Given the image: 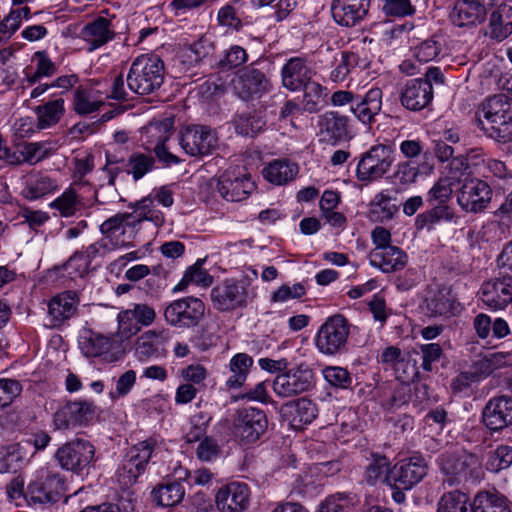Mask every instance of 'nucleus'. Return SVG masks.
I'll return each instance as SVG.
<instances>
[{
	"label": "nucleus",
	"instance_id": "nucleus-1",
	"mask_svg": "<svg viewBox=\"0 0 512 512\" xmlns=\"http://www.w3.org/2000/svg\"><path fill=\"white\" fill-rule=\"evenodd\" d=\"M443 484L461 485L467 482L476 483L484 478L482 461L474 453L444 452L436 461Z\"/></svg>",
	"mask_w": 512,
	"mask_h": 512
},
{
	"label": "nucleus",
	"instance_id": "nucleus-2",
	"mask_svg": "<svg viewBox=\"0 0 512 512\" xmlns=\"http://www.w3.org/2000/svg\"><path fill=\"white\" fill-rule=\"evenodd\" d=\"M164 80V63L156 55L137 57L129 70L126 81L129 90L148 95L159 89Z\"/></svg>",
	"mask_w": 512,
	"mask_h": 512
},
{
	"label": "nucleus",
	"instance_id": "nucleus-3",
	"mask_svg": "<svg viewBox=\"0 0 512 512\" xmlns=\"http://www.w3.org/2000/svg\"><path fill=\"white\" fill-rule=\"evenodd\" d=\"M428 473V464L421 455H414L397 462L388 477L392 489V499L401 504L405 501V491L419 484Z\"/></svg>",
	"mask_w": 512,
	"mask_h": 512
},
{
	"label": "nucleus",
	"instance_id": "nucleus-4",
	"mask_svg": "<svg viewBox=\"0 0 512 512\" xmlns=\"http://www.w3.org/2000/svg\"><path fill=\"white\" fill-rule=\"evenodd\" d=\"M65 489L63 477L55 471L41 470L32 480L25 493V500L29 505H47L58 502Z\"/></svg>",
	"mask_w": 512,
	"mask_h": 512
},
{
	"label": "nucleus",
	"instance_id": "nucleus-5",
	"mask_svg": "<svg viewBox=\"0 0 512 512\" xmlns=\"http://www.w3.org/2000/svg\"><path fill=\"white\" fill-rule=\"evenodd\" d=\"M394 162L390 145L377 144L358 157L356 178L361 182H373L382 178Z\"/></svg>",
	"mask_w": 512,
	"mask_h": 512
},
{
	"label": "nucleus",
	"instance_id": "nucleus-6",
	"mask_svg": "<svg viewBox=\"0 0 512 512\" xmlns=\"http://www.w3.org/2000/svg\"><path fill=\"white\" fill-rule=\"evenodd\" d=\"M350 324L341 314L330 316L316 335V347L325 355H336L347 351Z\"/></svg>",
	"mask_w": 512,
	"mask_h": 512
},
{
	"label": "nucleus",
	"instance_id": "nucleus-7",
	"mask_svg": "<svg viewBox=\"0 0 512 512\" xmlns=\"http://www.w3.org/2000/svg\"><path fill=\"white\" fill-rule=\"evenodd\" d=\"M334 105L343 106L350 103L352 113L364 124H370L382 107V91L378 87L371 88L364 96L355 95L350 91H336L331 97Z\"/></svg>",
	"mask_w": 512,
	"mask_h": 512
},
{
	"label": "nucleus",
	"instance_id": "nucleus-8",
	"mask_svg": "<svg viewBox=\"0 0 512 512\" xmlns=\"http://www.w3.org/2000/svg\"><path fill=\"white\" fill-rule=\"evenodd\" d=\"M54 457L62 469L81 474L93 465L95 447L91 442L77 438L60 446Z\"/></svg>",
	"mask_w": 512,
	"mask_h": 512
},
{
	"label": "nucleus",
	"instance_id": "nucleus-9",
	"mask_svg": "<svg viewBox=\"0 0 512 512\" xmlns=\"http://www.w3.org/2000/svg\"><path fill=\"white\" fill-rule=\"evenodd\" d=\"M204 302L193 296L174 300L164 309L165 321L178 329L196 327L205 316Z\"/></svg>",
	"mask_w": 512,
	"mask_h": 512
},
{
	"label": "nucleus",
	"instance_id": "nucleus-10",
	"mask_svg": "<svg viewBox=\"0 0 512 512\" xmlns=\"http://www.w3.org/2000/svg\"><path fill=\"white\" fill-rule=\"evenodd\" d=\"M156 441L147 439L132 446L117 471V479L123 488H129L144 473L154 451Z\"/></svg>",
	"mask_w": 512,
	"mask_h": 512
},
{
	"label": "nucleus",
	"instance_id": "nucleus-11",
	"mask_svg": "<svg viewBox=\"0 0 512 512\" xmlns=\"http://www.w3.org/2000/svg\"><path fill=\"white\" fill-rule=\"evenodd\" d=\"M233 89L242 100L260 98L271 89V82L266 74L254 64L240 69L233 80Z\"/></svg>",
	"mask_w": 512,
	"mask_h": 512
},
{
	"label": "nucleus",
	"instance_id": "nucleus-12",
	"mask_svg": "<svg viewBox=\"0 0 512 512\" xmlns=\"http://www.w3.org/2000/svg\"><path fill=\"white\" fill-rule=\"evenodd\" d=\"M314 386V373L304 365L279 374L273 381L274 392L283 398L309 391Z\"/></svg>",
	"mask_w": 512,
	"mask_h": 512
},
{
	"label": "nucleus",
	"instance_id": "nucleus-13",
	"mask_svg": "<svg viewBox=\"0 0 512 512\" xmlns=\"http://www.w3.org/2000/svg\"><path fill=\"white\" fill-rule=\"evenodd\" d=\"M268 420L263 410L240 409L234 422V434L243 443H254L266 432Z\"/></svg>",
	"mask_w": 512,
	"mask_h": 512
},
{
	"label": "nucleus",
	"instance_id": "nucleus-14",
	"mask_svg": "<svg viewBox=\"0 0 512 512\" xmlns=\"http://www.w3.org/2000/svg\"><path fill=\"white\" fill-rule=\"evenodd\" d=\"M180 145L190 156H205L217 146V136L207 126L190 125L180 131Z\"/></svg>",
	"mask_w": 512,
	"mask_h": 512
},
{
	"label": "nucleus",
	"instance_id": "nucleus-15",
	"mask_svg": "<svg viewBox=\"0 0 512 512\" xmlns=\"http://www.w3.org/2000/svg\"><path fill=\"white\" fill-rule=\"evenodd\" d=\"M129 218L132 217L127 215V212H119L100 225L101 234L112 248L134 247L133 241L137 234L134 221Z\"/></svg>",
	"mask_w": 512,
	"mask_h": 512
},
{
	"label": "nucleus",
	"instance_id": "nucleus-16",
	"mask_svg": "<svg viewBox=\"0 0 512 512\" xmlns=\"http://www.w3.org/2000/svg\"><path fill=\"white\" fill-rule=\"evenodd\" d=\"M481 422L491 432H500L512 425V396L499 395L488 400L482 409Z\"/></svg>",
	"mask_w": 512,
	"mask_h": 512
},
{
	"label": "nucleus",
	"instance_id": "nucleus-17",
	"mask_svg": "<svg viewBox=\"0 0 512 512\" xmlns=\"http://www.w3.org/2000/svg\"><path fill=\"white\" fill-rule=\"evenodd\" d=\"M248 288L244 282L226 280L211 290L214 307L222 312L247 306Z\"/></svg>",
	"mask_w": 512,
	"mask_h": 512
},
{
	"label": "nucleus",
	"instance_id": "nucleus-18",
	"mask_svg": "<svg viewBox=\"0 0 512 512\" xmlns=\"http://www.w3.org/2000/svg\"><path fill=\"white\" fill-rule=\"evenodd\" d=\"M492 189L483 180H466L460 188L457 201L463 210L471 213L482 212L491 201Z\"/></svg>",
	"mask_w": 512,
	"mask_h": 512
},
{
	"label": "nucleus",
	"instance_id": "nucleus-19",
	"mask_svg": "<svg viewBox=\"0 0 512 512\" xmlns=\"http://www.w3.org/2000/svg\"><path fill=\"white\" fill-rule=\"evenodd\" d=\"M174 120L172 118H165L158 121H152L146 127V131L151 138L150 142L155 143L154 152L162 163L166 166L177 164L180 159L170 153L166 147V142L169 140L173 133Z\"/></svg>",
	"mask_w": 512,
	"mask_h": 512
},
{
	"label": "nucleus",
	"instance_id": "nucleus-20",
	"mask_svg": "<svg viewBox=\"0 0 512 512\" xmlns=\"http://www.w3.org/2000/svg\"><path fill=\"white\" fill-rule=\"evenodd\" d=\"M255 189V183L248 174H236L234 171H226L217 182V190L220 195L231 202L245 200Z\"/></svg>",
	"mask_w": 512,
	"mask_h": 512
},
{
	"label": "nucleus",
	"instance_id": "nucleus-21",
	"mask_svg": "<svg viewBox=\"0 0 512 512\" xmlns=\"http://www.w3.org/2000/svg\"><path fill=\"white\" fill-rule=\"evenodd\" d=\"M371 0H333L331 13L334 21L344 27H354L368 15Z\"/></svg>",
	"mask_w": 512,
	"mask_h": 512
},
{
	"label": "nucleus",
	"instance_id": "nucleus-22",
	"mask_svg": "<svg viewBox=\"0 0 512 512\" xmlns=\"http://www.w3.org/2000/svg\"><path fill=\"white\" fill-rule=\"evenodd\" d=\"M156 318L155 310L148 304H134L118 314L119 331L125 337L136 335L142 326L151 325Z\"/></svg>",
	"mask_w": 512,
	"mask_h": 512
},
{
	"label": "nucleus",
	"instance_id": "nucleus-23",
	"mask_svg": "<svg viewBox=\"0 0 512 512\" xmlns=\"http://www.w3.org/2000/svg\"><path fill=\"white\" fill-rule=\"evenodd\" d=\"M95 414V405L86 400L67 402L54 416L59 429H68L76 425L88 423Z\"/></svg>",
	"mask_w": 512,
	"mask_h": 512
},
{
	"label": "nucleus",
	"instance_id": "nucleus-24",
	"mask_svg": "<svg viewBox=\"0 0 512 512\" xmlns=\"http://www.w3.org/2000/svg\"><path fill=\"white\" fill-rule=\"evenodd\" d=\"M482 301L494 310L504 309L512 302V276L503 275L483 283Z\"/></svg>",
	"mask_w": 512,
	"mask_h": 512
},
{
	"label": "nucleus",
	"instance_id": "nucleus-25",
	"mask_svg": "<svg viewBox=\"0 0 512 512\" xmlns=\"http://www.w3.org/2000/svg\"><path fill=\"white\" fill-rule=\"evenodd\" d=\"M249 500V487L240 482L229 483L216 494V504L221 512H243L248 508Z\"/></svg>",
	"mask_w": 512,
	"mask_h": 512
},
{
	"label": "nucleus",
	"instance_id": "nucleus-26",
	"mask_svg": "<svg viewBox=\"0 0 512 512\" xmlns=\"http://www.w3.org/2000/svg\"><path fill=\"white\" fill-rule=\"evenodd\" d=\"M433 87L427 81L411 79L400 90V102L411 111H421L433 100Z\"/></svg>",
	"mask_w": 512,
	"mask_h": 512
},
{
	"label": "nucleus",
	"instance_id": "nucleus-27",
	"mask_svg": "<svg viewBox=\"0 0 512 512\" xmlns=\"http://www.w3.org/2000/svg\"><path fill=\"white\" fill-rule=\"evenodd\" d=\"M319 141L336 145L348 137V117L336 111L326 112L319 117Z\"/></svg>",
	"mask_w": 512,
	"mask_h": 512
},
{
	"label": "nucleus",
	"instance_id": "nucleus-28",
	"mask_svg": "<svg viewBox=\"0 0 512 512\" xmlns=\"http://www.w3.org/2000/svg\"><path fill=\"white\" fill-rule=\"evenodd\" d=\"M487 10L481 0H458L449 14L457 27L475 26L486 19Z\"/></svg>",
	"mask_w": 512,
	"mask_h": 512
},
{
	"label": "nucleus",
	"instance_id": "nucleus-29",
	"mask_svg": "<svg viewBox=\"0 0 512 512\" xmlns=\"http://www.w3.org/2000/svg\"><path fill=\"white\" fill-rule=\"evenodd\" d=\"M169 340L167 330H148L136 341V354L140 360L160 357L166 354V344Z\"/></svg>",
	"mask_w": 512,
	"mask_h": 512
},
{
	"label": "nucleus",
	"instance_id": "nucleus-30",
	"mask_svg": "<svg viewBox=\"0 0 512 512\" xmlns=\"http://www.w3.org/2000/svg\"><path fill=\"white\" fill-rule=\"evenodd\" d=\"M312 69L300 57L289 59L282 67V84L291 91L301 90L304 85L312 81Z\"/></svg>",
	"mask_w": 512,
	"mask_h": 512
},
{
	"label": "nucleus",
	"instance_id": "nucleus-31",
	"mask_svg": "<svg viewBox=\"0 0 512 512\" xmlns=\"http://www.w3.org/2000/svg\"><path fill=\"white\" fill-rule=\"evenodd\" d=\"M112 245L105 239H100L95 243L90 244L85 251L75 252L67 261V267L74 268L80 277L86 275L91 269V262L104 256L107 252L111 251Z\"/></svg>",
	"mask_w": 512,
	"mask_h": 512
},
{
	"label": "nucleus",
	"instance_id": "nucleus-32",
	"mask_svg": "<svg viewBox=\"0 0 512 512\" xmlns=\"http://www.w3.org/2000/svg\"><path fill=\"white\" fill-rule=\"evenodd\" d=\"M406 263V253L397 246L373 249L370 252V264L380 268L384 273L401 270Z\"/></svg>",
	"mask_w": 512,
	"mask_h": 512
},
{
	"label": "nucleus",
	"instance_id": "nucleus-33",
	"mask_svg": "<svg viewBox=\"0 0 512 512\" xmlns=\"http://www.w3.org/2000/svg\"><path fill=\"white\" fill-rule=\"evenodd\" d=\"M77 310L76 294L66 291L53 297L48 304L52 326H59L73 317Z\"/></svg>",
	"mask_w": 512,
	"mask_h": 512
},
{
	"label": "nucleus",
	"instance_id": "nucleus-34",
	"mask_svg": "<svg viewBox=\"0 0 512 512\" xmlns=\"http://www.w3.org/2000/svg\"><path fill=\"white\" fill-rule=\"evenodd\" d=\"M282 411L294 426L310 424L318 413L316 404L305 397L285 403Z\"/></svg>",
	"mask_w": 512,
	"mask_h": 512
},
{
	"label": "nucleus",
	"instance_id": "nucleus-35",
	"mask_svg": "<svg viewBox=\"0 0 512 512\" xmlns=\"http://www.w3.org/2000/svg\"><path fill=\"white\" fill-rule=\"evenodd\" d=\"M512 503L497 490H481L473 498L474 512H511Z\"/></svg>",
	"mask_w": 512,
	"mask_h": 512
},
{
	"label": "nucleus",
	"instance_id": "nucleus-36",
	"mask_svg": "<svg viewBox=\"0 0 512 512\" xmlns=\"http://www.w3.org/2000/svg\"><path fill=\"white\" fill-rule=\"evenodd\" d=\"M483 117L491 124L512 119V103L505 94H496L485 100L480 106Z\"/></svg>",
	"mask_w": 512,
	"mask_h": 512
},
{
	"label": "nucleus",
	"instance_id": "nucleus-37",
	"mask_svg": "<svg viewBox=\"0 0 512 512\" xmlns=\"http://www.w3.org/2000/svg\"><path fill=\"white\" fill-rule=\"evenodd\" d=\"M110 25L108 19L98 17L84 26L81 31V36L90 45V51L99 48L113 38L114 33L110 29Z\"/></svg>",
	"mask_w": 512,
	"mask_h": 512
},
{
	"label": "nucleus",
	"instance_id": "nucleus-38",
	"mask_svg": "<svg viewBox=\"0 0 512 512\" xmlns=\"http://www.w3.org/2000/svg\"><path fill=\"white\" fill-rule=\"evenodd\" d=\"M57 183L50 176L41 172H32L26 176L22 195L28 200H37L52 193Z\"/></svg>",
	"mask_w": 512,
	"mask_h": 512
},
{
	"label": "nucleus",
	"instance_id": "nucleus-39",
	"mask_svg": "<svg viewBox=\"0 0 512 512\" xmlns=\"http://www.w3.org/2000/svg\"><path fill=\"white\" fill-rule=\"evenodd\" d=\"M36 129L43 130L56 125L65 113L64 99L57 98L35 107Z\"/></svg>",
	"mask_w": 512,
	"mask_h": 512
},
{
	"label": "nucleus",
	"instance_id": "nucleus-40",
	"mask_svg": "<svg viewBox=\"0 0 512 512\" xmlns=\"http://www.w3.org/2000/svg\"><path fill=\"white\" fill-rule=\"evenodd\" d=\"M298 173L296 163L288 159H277L263 169V176L269 182L282 185L293 180Z\"/></svg>",
	"mask_w": 512,
	"mask_h": 512
},
{
	"label": "nucleus",
	"instance_id": "nucleus-41",
	"mask_svg": "<svg viewBox=\"0 0 512 512\" xmlns=\"http://www.w3.org/2000/svg\"><path fill=\"white\" fill-rule=\"evenodd\" d=\"M185 495L184 486L177 481L157 485L151 493L157 506L170 507L180 503Z\"/></svg>",
	"mask_w": 512,
	"mask_h": 512
},
{
	"label": "nucleus",
	"instance_id": "nucleus-42",
	"mask_svg": "<svg viewBox=\"0 0 512 512\" xmlns=\"http://www.w3.org/2000/svg\"><path fill=\"white\" fill-rule=\"evenodd\" d=\"M391 199V196L383 191L376 194L369 204L368 219L380 223L391 220L398 211V207L391 203Z\"/></svg>",
	"mask_w": 512,
	"mask_h": 512
},
{
	"label": "nucleus",
	"instance_id": "nucleus-43",
	"mask_svg": "<svg viewBox=\"0 0 512 512\" xmlns=\"http://www.w3.org/2000/svg\"><path fill=\"white\" fill-rule=\"evenodd\" d=\"M512 7L507 4H501L491 13L490 28L491 37L495 39H504L512 32Z\"/></svg>",
	"mask_w": 512,
	"mask_h": 512
},
{
	"label": "nucleus",
	"instance_id": "nucleus-44",
	"mask_svg": "<svg viewBox=\"0 0 512 512\" xmlns=\"http://www.w3.org/2000/svg\"><path fill=\"white\" fill-rule=\"evenodd\" d=\"M253 363V358L246 353L234 355L229 363L232 375L227 379L226 385L233 389L240 388L245 383Z\"/></svg>",
	"mask_w": 512,
	"mask_h": 512
},
{
	"label": "nucleus",
	"instance_id": "nucleus-45",
	"mask_svg": "<svg viewBox=\"0 0 512 512\" xmlns=\"http://www.w3.org/2000/svg\"><path fill=\"white\" fill-rule=\"evenodd\" d=\"M391 470L390 461L385 455L372 453L365 470V480L370 485H375L378 482H384L388 485Z\"/></svg>",
	"mask_w": 512,
	"mask_h": 512
},
{
	"label": "nucleus",
	"instance_id": "nucleus-46",
	"mask_svg": "<svg viewBox=\"0 0 512 512\" xmlns=\"http://www.w3.org/2000/svg\"><path fill=\"white\" fill-rule=\"evenodd\" d=\"M266 125V121L256 111H245L234 118L235 130L245 137H254Z\"/></svg>",
	"mask_w": 512,
	"mask_h": 512
},
{
	"label": "nucleus",
	"instance_id": "nucleus-47",
	"mask_svg": "<svg viewBox=\"0 0 512 512\" xmlns=\"http://www.w3.org/2000/svg\"><path fill=\"white\" fill-rule=\"evenodd\" d=\"M438 512H474L473 502L460 490H453L442 495L438 502Z\"/></svg>",
	"mask_w": 512,
	"mask_h": 512
},
{
	"label": "nucleus",
	"instance_id": "nucleus-48",
	"mask_svg": "<svg viewBox=\"0 0 512 512\" xmlns=\"http://www.w3.org/2000/svg\"><path fill=\"white\" fill-rule=\"evenodd\" d=\"M110 340L101 334L91 331L79 339V347L86 357H98L109 349Z\"/></svg>",
	"mask_w": 512,
	"mask_h": 512
},
{
	"label": "nucleus",
	"instance_id": "nucleus-49",
	"mask_svg": "<svg viewBox=\"0 0 512 512\" xmlns=\"http://www.w3.org/2000/svg\"><path fill=\"white\" fill-rule=\"evenodd\" d=\"M210 51V44H206L203 40H199L181 51L179 54V61L184 68L189 69L198 65L209 55Z\"/></svg>",
	"mask_w": 512,
	"mask_h": 512
},
{
	"label": "nucleus",
	"instance_id": "nucleus-50",
	"mask_svg": "<svg viewBox=\"0 0 512 512\" xmlns=\"http://www.w3.org/2000/svg\"><path fill=\"white\" fill-rule=\"evenodd\" d=\"M452 304L445 289L431 291L425 299V310L430 316H442L451 312Z\"/></svg>",
	"mask_w": 512,
	"mask_h": 512
},
{
	"label": "nucleus",
	"instance_id": "nucleus-51",
	"mask_svg": "<svg viewBox=\"0 0 512 512\" xmlns=\"http://www.w3.org/2000/svg\"><path fill=\"white\" fill-rule=\"evenodd\" d=\"M512 465V447L500 445L495 450L488 452L486 460V469L497 473L507 469Z\"/></svg>",
	"mask_w": 512,
	"mask_h": 512
},
{
	"label": "nucleus",
	"instance_id": "nucleus-52",
	"mask_svg": "<svg viewBox=\"0 0 512 512\" xmlns=\"http://www.w3.org/2000/svg\"><path fill=\"white\" fill-rule=\"evenodd\" d=\"M302 89L304 91L303 110L308 113L319 111L320 104L325 96L323 87L318 82L310 81Z\"/></svg>",
	"mask_w": 512,
	"mask_h": 512
},
{
	"label": "nucleus",
	"instance_id": "nucleus-53",
	"mask_svg": "<svg viewBox=\"0 0 512 512\" xmlns=\"http://www.w3.org/2000/svg\"><path fill=\"white\" fill-rule=\"evenodd\" d=\"M50 206L57 209L61 216L70 217L80 208L81 200L76 191L70 188L55 199Z\"/></svg>",
	"mask_w": 512,
	"mask_h": 512
},
{
	"label": "nucleus",
	"instance_id": "nucleus-54",
	"mask_svg": "<svg viewBox=\"0 0 512 512\" xmlns=\"http://www.w3.org/2000/svg\"><path fill=\"white\" fill-rule=\"evenodd\" d=\"M5 447L13 462L17 464L18 469L27 464L35 455V448H33L32 442L27 441V439H22Z\"/></svg>",
	"mask_w": 512,
	"mask_h": 512
},
{
	"label": "nucleus",
	"instance_id": "nucleus-55",
	"mask_svg": "<svg viewBox=\"0 0 512 512\" xmlns=\"http://www.w3.org/2000/svg\"><path fill=\"white\" fill-rule=\"evenodd\" d=\"M155 160L151 155L143 153H134L128 160V173L133 175L134 180L141 179L146 173L154 167Z\"/></svg>",
	"mask_w": 512,
	"mask_h": 512
},
{
	"label": "nucleus",
	"instance_id": "nucleus-56",
	"mask_svg": "<svg viewBox=\"0 0 512 512\" xmlns=\"http://www.w3.org/2000/svg\"><path fill=\"white\" fill-rule=\"evenodd\" d=\"M382 11L386 16L404 18L415 14L410 0H383Z\"/></svg>",
	"mask_w": 512,
	"mask_h": 512
},
{
	"label": "nucleus",
	"instance_id": "nucleus-57",
	"mask_svg": "<svg viewBox=\"0 0 512 512\" xmlns=\"http://www.w3.org/2000/svg\"><path fill=\"white\" fill-rule=\"evenodd\" d=\"M22 385L15 379H0V409L8 407L21 395Z\"/></svg>",
	"mask_w": 512,
	"mask_h": 512
},
{
	"label": "nucleus",
	"instance_id": "nucleus-58",
	"mask_svg": "<svg viewBox=\"0 0 512 512\" xmlns=\"http://www.w3.org/2000/svg\"><path fill=\"white\" fill-rule=\"evenodd\" d=\"M189 283H196L202 286H209L212 283V276L202 269L200 261H197L186 270L179 283V289L185 288Z\"/></svg>",
	"mask_w": 512,
	"mask_h": 512
},
{
	"label": "nucleus",
	"instance_id": "nucleus-59",
	"mask_svg": "<svg viewBox=\"0 0 512 512\" xmlns=\"http://www.w3.org/2000/svg\"><path fill=\"white\" fill-rule=\"evenodd\" d=\"M248 60V54L244 48L238 45L231 46L224 57L219 61L218 66L222 70H231L240 67Z\"/></svg>",
	"mask_w": 512,
	"mask_h": 512
},
{
	"label": "nucleus",
	"instance_id": "nucleus-60",
	"mask_svg": "<svg viewBox=\"0 0 512 512\" xmlns=\"http://www.w3.org/2000/svg\"><path fill=\"white\" fill-rule=\"evenodd\" d=\"M393 369L397 378L402 382L414 381L419 376L417 361L416 359H413L410 354L402 356L397 366Z\"/></svg>",
	"mask_w": 512,
	"mask_h": 512
},
{
	"label": "nucleus",
	"instance_id": "nucleus-61",
	"mask_svg": "<svg viewBox=\"0 0 512 512\" xmlns=\"http://www.w3.org/2000/svg\"><path fill=\"white\" fill-rule=\"evenodd\" d=\"M101 105V102L90 100V94L88 91L80 88L75 90L73 106L77 114L87 115L93 113L98 111Z\"/></svg>",
	"mask_w": 512,
	"mask_h": 512
},
{
	"label": "nucleus",
	"instance_id": "nucleus-62",
	"mask_svg": "<svg viewBox=\"0 0 512 512\" xmlns=\"http://www.w3.org/2000/svg\"><path fill=\"white\" fill-rule=\"evenodd\" d=\"M325 380L336 388L346 389L352 383L350 373L342 367L330 366L323 370Z\"/></svg>",
	"mask_w": 512,
	"mask_h": 512
},
{
	"label": "nucleus",
	"instance_id": "nucleus-63",
	"mask_svg": "<svg viewBox=\"0 0 512 512\" xmlns=\"http://www.w3.org/2000/svg\"><path fill=\"white\" fill-rule=\"evenodd\" d=\"M488 135L499 143L506 144L512 142V119L493 123Z\"/></svg>",
	"mask_w": 512,
	"mask_h": 512
},
{
	"label": "nucleus",
	"instance_id": "nucleus-64",
	"mask_svg": "<svg viewBox=\"0 0 512 512\" xmlns=\"http://www.w3.org/2000/svg\"><path fill=\"white\" fill-rule=\"evenodd\" d=\"M306 293L303 284L296 283L293 286L282 285L271 296L272 302H284L289 299L300 298Z\"/></svg>",
	"mask_w": 512,
	"mask_h": 512
}]
</instances>
